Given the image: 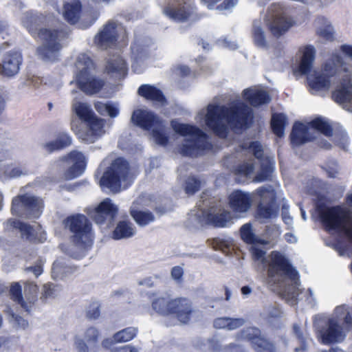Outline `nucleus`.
I'll list each match as a JSON object with an SVG mask.
<instances>
[{
  "instance_id": "1",
  "label": "nucleus",
  "mask_w": 352,
  "mask_h": 352,
  "mask_svg": "<svg viewBox=\"0 0 352 352\" xmlns=\"http://www.w3.org/2000/svg\"><path fill=\"white\" fill-rule=\"evenodd\" d=\"M22 24L41 42L36 55L46 62L58 60L62 48L61 41L65 38V32L58 27L59 21L52 14L44 16L28 12L23 16Z\"/></svg>"
},
{
  "instance_id": "2",
  "label": "nucleus",
  "mask_w": 352,
  "mask_h": 352,
  "mask_svg": "<svg viewBox=\"0 0 352 352\" xmlns=\"http://www.w3.org/2000/svg\"><path fill=\"white\" fill-rule=\"evenodd\" d=\"M300 52L302 56L299 71L302 74H307L308 86L313 94L327 91L331 85V77L338 76L342 80L352 79V67L344 64L342 58L338 54H332L325 61L322 70L320 72L311 71L315 60V47L311 45H307Z\"/></svg>"
},
{
  "instance_id": "3",
  "label": "nucleus",
  "mask_w": 352,
  "mask_h": 352,
  "mask_svg": "<svg viewBox=\"0 0 352 352\" xmlns=\"http://www.w3.org/2000/svg\"><path fill=\"white\" fill-rule=\"evenodd\" d=\"M252 118L250 107L240 100L229 104L228 107L210 104L206 109H201L197 120L206 125L219 137L226 135L228 126H243Z\"/></svg>"
},
{
  "instance_id": "4",
  "label": "nucleus",
  "mask_w": 352,
  "mask_h": 352,
  "mask_svg": "<svg viewBox=\"0 0 352 352\" xmlns=\"http://www.w3.org/2000/svg\"><path fill=\"white\" fill-rule=\"evenodd\" d=\"M267 263L269 284L296 300L299 294V276L289 260L282 253L274 251L269 255Z\"/></svg>"
},
{
  "instance_id": "5",
  "label": "nucleus",
  "mask_w": 352,
  "mask_h": 352,
  "mask_svg": "<svg viewBox=\"0 0 352 352\" xmlns=\"http://www.w3.org/2000/svg\"><path fill=\"white\" fill-rule=\"evenodd\" d=\"M321 220L326 228L336 230L345 236L333 245V249L342 256L352 254V212L345 207L327 208L320 212Z\"/></svg>"
},
{
  "instance_id": "6",
  "label": "nucleus",
  "mask_w": 352,
  "mask_h": 352,
  "mask_svg": "<svg viewBox=\"0 0 352 352\" xmlns=\"http://www.w3.org/2000/svg\"><path fill=\"white\" fill-rule=\"evenodd\" d=\"M173 130L184 137V143L179 148L182 155L197 157L203 155L205 151L210 148L207 135L199 129L188 124L171 122Z\"/></svg>"
},
{
  "instance_id": "7",
  "label": "nucleus",
  "mask_w": 352,
  "mask_h": 352,
  "mask_svg": "<svg viewBox=\"0 0 352 352\" xmlns=\"http://www.w3.org/2000/svg\"><path fill=\"white\" fill-rule=\"evenodd\" d=\"M352 329V318L347 307L344 305L336 308L333 316L329 319L326 327L319 332V338L324 344L340 342L346 331Z\"/></svg>"
},
{
  "instance_id": "8",
  "label": "nucleus",
  "mask_w": 352,
  "mask_h": 352,
  "mask_svg": "<svg viewBox=\"0 0 352 352\" xmlns=\"http://www.w3.org/2000/svg\"><path fill=\"white\" fill-rule=\"evenodd\" d=\"M132 180L129 163L122 158H118L104 173L99 184L102 188H107L116 193L126 188Z\"/></svg>"
},
{
  "instance_id": "9",
  "label": "nucleus",
  "mask_w": 352,
  "mask_h": 352,
  "mask_svg": "<svg viewBox=\"0 0 352 352\" xmlns=\"http://www.w3.org/2000/svg\"><path fill=\"white\" fill-rule=\"evenodd\" d=\"M76 82L80 90L87 95L98 93L104 82L93 74L94 65L91 58L86 54H80L76 58Z\"/></svg>"
},
{
  "instance_id": "10",
  "label": "nucleus",
  "mask_w": 352,
  "mask_h": 352,
  "mask_svg": "<svg viewBox=\"0 0 352 352\" xmlns=\"http://www.w3.org/2000/svg\"><path fill=\"white\" fill-rule=\"evenodd\" d=\"M65 224L74 234L73 240L76 243L72 245L70 250L76 248H78L80 252V253L78 254L72 252H68V254L73 257L80 258L84 255L85 250L90 247L93 242L91 223L85 216L78 214L68 217L65 221Z\"/></svg>"
},
{
  "instance_id": "11",
  "label": "nucleus",
  "mask_w": 352,
  "mask_h": 352,
  "mask_svg": "<svg viewBox=\"0 0 352 352\" xmlns=\"http://www.w3.org/2000/svg\"><path fill=\"white\" fill-rule=\"evenodd\" d=\"M128 33L125 28L116 21L104 24L94 38L95 45L100 50H107L126 44Z\"/></svg>"
},
{
  "instance_id": "12",
  "label": "nucleus",
  "mask_w": 352,
  "mask_h": 352,
  "mask_svg": "<svg viewBox=\"0 0 352 352\" xmlns=\"http://www.w3.org/2000/svg\"><path fill=\"white\" fill-rule=\"evenodd\" d=\"M265 20L272 34L277 37L297 24L289 10L279 3H274L268 7Z\"/></svg>"
},
{
  "instance_id": "13",
  "label": "nucleus",
  "mask_w": 352,
  "mask_h": 352,
  "mask_svg": "<svg viewBox=\"0 0 352 352\" xmlns=\"http://www.w3.org/2000/svg\"><path fill=\"white\" fill-rule=\"evenodd\" d=\"M319 133L326 136L332 133L330 124L324 118H318L307 124L296 122L291 133V141L298 146L316 138Z\"/></svg>"
},
{
  "instance_id": "14",
  "label": "nucleus",
  "mask_w": 352,
  "mask_h": 352,
  "mask_svg": "<svg viewBox=\"0 0 352 352\" xmlns=\"http://www.w3.org/2000/svg\"><path fill=\"white\" fill-rule=\"evenodd\" d=\"M132 121L144 130L151 131L153 140L161 146L166 145L168 136L166 129L160 118L147 110H136L133 112Z\"/></svg>"
},
{
  "instance_id": "15",
  "label": "nucleus",
  "mask_w": 352,
  "mask_h": 352,
  "mask_svg": "<svg viewBox=\"0 0 352 352\" xmlns=\"http://www.w3.org/2000/svg\"><path fill=\"white\" fill-rule=\"evenodd\" d=\"M230 219L229 212L214 206L206 210L201 204H199L197 208L191 210L188 214V220L194 227L210 223L217 227H226Z\"/></svg>"
},
{
  "instance_id": "16",
  "label": "nucleus",
  "mask_w": 352,
  "mask_h": 352,
  "mask_svg": "<svg viewBox=\"0 0 352 352\" xmlns=\"http://www.w3.org/2000/svg\"><path fill=\"white\" fill-rule=\"evenodd\" d=\"M163 14L177 22L197 19L195 7L192 0H166Z\"/></svg>"
},
{
  "instance_id": "17",
  "label": "nucleus",
  "mask_w": 352,
  "mask_h": 352,
  "mask_svg": "<svg viewBox=\"0 0 352 352\" xmlns=\"http://www.w3.org/2000/svg\"><path fill=\"white\" fill-rule=\"evenodd\" d=\"M242 148L248 153H252L260 162V168L256 171L253 181L261 182L268 179L274 169V158L264 155L263 146L259 142H252L248 144H245Z\"/></svg>"
},
{
  "instance_id": "18",
  "label": "nucleus",
  "mask_w": 352,
  "mask_h": 352,
  "mask_svg": "<svg viewBox=\"0 0 352 352\" xmlns=\"http://www.w3.org/2000/svg\"><path fill=\"white\" fill-rule=\"evenodd\" d=\"M42 208V200L28 195L16 197L12 200V213L19 216L38 218Z\"/></svg>"
},
{
  "instance_id": "19",
  "label": "nucleus",
  "mask_w": 352,
  "mask_h": 352,
  "mask_svg": "<svg viewBox=\"0 0 352 352\" xmlns=\"http://www.w3.org/2000/svg\"><path fill=\"white\" fill-rule=\"evenodd\" d=\"M256 193L261 198L257 208L256 219L261 222L265 223L276 215V207L274 202L276 194L272 188H261L256 190Z\"/></svg>"
},
{
  "instance_id": "20",
  "label": "nucleus",
  "mask_w": 352,
  "mask_h": 352,
  "mask_svg": "<svg viewBox=\"0 0 352 352\" xmlns=\"http://www.w3.org/2000/svg\"><path fill=\"white\" fill-rule=\"evenodd\" d=\"M118 212V206L113 203L111 199L106 198L97 207L91 210L89 215L97 224H102L106 221H109L111 223Z\"/></svg>"
},
{
  "instance_id": "21",
  "label": "nucleus",
  "mask_w": 352,
  "mask_h": 352,
  "mask_svg": "<svg viewBox=\"0 0 352 352\" xmlns=\"http://www.w3.org/2000/svg\"><path fill=\"white\" fill-rule=\"evenodd\" d=\"M84 130L76 132L78 138L87 143H93L104 133V120L95 116L87 122Z\"/></svg>"
},
{
  "instance_id": "22",
  "label": "nucleus",
  "mask_w": 352,
  "mask_h": 352,
  "mask_svg": "<svg viewBox=\"0 0 352 352\" xmlns=\"http://www.w3.org/2000/svg\"><path fill=\"white\" fill-rule=\"evenodd\" d=\"M61 161L72 164L65 173L66 179H72L80 176L85 170L87 163L85 156L77 151H72L67 156L63 157Z\"/></svg>"
},
{
  "instance_id": "23",
  "label": "nucleus",
  "mask_w": 352,
  "mask_h": 352,
  "mask_svg": "<svg viewBox=\"0 0 352 352\" xmlns=\"http://www.w3.org/2000/svg\"><path fill=\"white\" fill-rule=\"evenodd\" d=\"M254 197L252 193L241 190L232 191L228 196V204L232 210L237 213H245L251 208Z\"/></svg>"
},
{
  "instance_id": "24",
  "label": "nucleus",
  "mask_w": 352,
  "mask_h": 352,
  "mask_svg": "<svg viewBox=\"0 0 352 352\" xmlns=\"http://www.w3.org/2000/svg\"><path fill=\"white\" fill-rule=\"evenodd\" d=\"M351 80L352 79H343L332 94L334 101L349 112H352V85Z\"/></svg>"
},
{
  "instance_id": "25",
  "label": "nucleus",
  "mask_w": 352,
  "mask_h": 352,
  "mask_svg": "<svg viewBox=\"0 0 352 352\" xmlns=\"http://www.w3.org/2000/svg\"><path fill=\"white\" fill-rule=\"evenodd\" d=\"M193 313L192 302L186 298H177L172 300L170 314L181 323H188Z\"/></svg>"
},
{
  "instance_id": "26",
  "label": "nucleus",
  "mask_w": 352,
  "mask_h": 352,
  "mask_svg": "<svg viewBox=\"0 0 352 352\" xmlns=\"http://www.w3.org/2000/svg\"><path fill=\"white\" fill-rule=\"evenodd\" d=\"M21 61V54L18 52H10L6 54L0 64V74L7 77L15 76L20 69Z\"/></svg>"
},
{
  "instance_id": "27",
  "label": "nucleus",
  "mask_w": 352,
  "mask_h": 352,
  "mask_svg": "<svg viewBox=\"0 0 352 352\" xmlns=\"http://www.w3.org/2000/svg\"><path fill=\"white\" fill-rule=\"evenodd\" d=\"M266 234L268 236L267 239H261L254 244H252L250 250L253 258L263 263L265 261V251L263 245L270 244L280 235V231L276 227L267 228Z\"/></svg>"
},
{
  "instance_id": "28",
  "label": "nucleus",
  "mask_w": 352,
  "mask_h": 352,
  "mask_svg": "<svg viewBox=\"0 0 352 352\" xmlns=\"http://www.w3.org/2000/svg\"><path fill=\"white\" fill-rule=\"evenodd\" d=\"M64 19L71 24H75L83 18L87 19L86 15L82 14V5L79 0L65 1L63 8Z\"/></svg>"
},
{
  "instance_id": "29",
  "label": "nucleus",
  "mask_w": 352,
  "mask_h": 352,
  "mask_svg": "<svg viewBox=\"0 0 352 352\" xmlns=\"http://www.w3.org/2000/svg\"><path fill=\"white\" fill-rule=\"evenodd\" d=\"M72 94L76 95L72 104L73 112L85 123L94 118L96 116L91 105L79 100L78 96H82V95L74 89L72 91Z\"/></svg>"
},
{
  "instance_id": "30",
  "label": "nucleus",
  "mask_w": 352,
  "mask_h": 352,
  "mask_svg": "<svg viewBox=\"0 0 352 352\" xmlns=\"http://www.w3.org/2000/svg\"><path fill=\"white\" fill-rule=\"evenodd\" d=\"M105 72L113 78H121L126 74V64L121 56L113 55L107 60Z\"/></svg>"
},
{
  "instance_id": "31",
  "label": "nucleus",
  "mask_w": 352,
  "mask_h": 352,
  "mask_svg": "<svg viewBox=\"0 0 352 352\" xmlns=\"http://www.w3.org/2000/svg\"><path fill=\"white\" fill-rule=\"evenodd\" d=\"M243 93L244 98L254 107L267 104L271 100L267 92L258 87L246 89Z\"/></svg>"
},
{
  "instance_id": "32",
  "label": "nucleus",
  "mask_w": 352,
  "mask_h": 352,
  "mask_svg": "<svg viewBox=\"0 0 352 352\" xmlns=\"http://www.w3.org/2000/svg\"><path fill=\"white\" fill-rule=\"evenodd\" d=\"M144 197H140L138 200L133 203L131 208V215L135 220V221L140 226H145L153 222L155 219L154 215L149 211L147 210H140L137 208L138 204L143 203Z\"/></svg>"
},
{
  "instance_id": "33",
  "label": "nucleus",
  "mask_w": 352,
  "mask_h": 352,
  "mask_svg": "<svg viewBox=\"0 0 352 352\" xmlns=\"http://www.w3.org/2000/svg\"><path fill=\"white\" fill-rule=\"evenodd\" d=\"M72 144L71 137L66 133H61L52 141L43 144V149L47 153H52L63 149Z\"/></svg>"
},
{
  "instance_id": "34",
  "label": "nucleus",
  "mask_w": 352,
  "mask_h": 352,
  "mask_svg": "<svg viewBox=\"0 0 352 352\" xmlns=\"http://www.w3.org/2000/svg\"><path fill=\"white\" fill-rule=\"evenodd\" d=\"M131 49L133 60L132 69L136 73H141L142 72V65L143 64V60L148 55L147 51L136 42L131 45Z\"/></svg>"
},
{
  "instance_id": "35",
  "label": "nucleus",
  "mask_w": 352,
  "mask_h": 352,
  "mask_svg": "<svg viewBox=\"0 0 352 352\" xmlns=\"http://www.w3.org/2000/svg\"><path fill=\"white\" fill-rule=\"evenodd\" d=\"M135 232V228L129 221H120L113 232V238L118 240L126 239L133 236Z\"/></svg>"
},
{
  "instance_id": "36",
  "label": "nucleus",
  "mask_w": 352,
  "mask_h": 352,
  "mask_svg": "<svg viewBox=\"0 0 352 352\" xmlns=\"http://www.w3.org/2000/svg\"><path fill=\"white\" fill-rule=\"evenodd\" d=\"M317 34L327 41L334 38V29L331 23L324 17H318L315 21Z\"/></svg>"
},
{
  "instance_id": "37",
  "label": "nucleus",
  "mask_w": 352,
  "mask_h": 352,
  "mask_svg": "<svg viewBox=\"0 0 352 352\" xmlns=\"http://www.w3.org/2000/svg\"><path fill=\"white\" fill-rule=\"evenodd\" d=\"M37 293V285L32 282H26L24 287L25 298L24 301L21 302V307L29 311L36 300Z\"/></svg>"
},
{
  "instance_id": "38",
  "label": "nucleus",
  "mask_w": 352,
  "mask_h": 352,
  "mask_svg": "<svg viewBox=\"0 0 352 352\" xmlns=\"http://www.w3.org/2000/svg\"><path fill=\"white\" fill-rule=\"evenodd\" d=\"M138 94L148 100L163 103L165 98L161 91L155 87L144 85L140 87Z\"/></svg>"
},
{
  "instance_id": "39",
  "label": "nucleus",
  "mask_w": 352,
  "mask_h": 352,
  "mask_svg": "<svg viewBox=\"0 0 352 352\" xmlns=\"http://www.w3.org/2000/svg\"><path fill=\"white\" fill-rule=\"evenodd\" d=\"M168 296H158L152 300V307L157 313L162 315L170 314L172 300Z\"/></svg>"
},
{
  "instance_id": "40",
  "label": "nucleus",
  "mask_w": 352,
  "mask_h": 352,
  "mask_svg": "<svg viewBox=\"0 0 352 352\" xmlns=\"http://www.w3.org/2000/svg\"><path fill=\"white\" fill-rule=\"evenodd\" d=\"M262 23L260 19L254 20L252 26V36L254 43L260 47L266 46L267 41L265 32L262 28Z\"/></svg>"
},
{
  "instance_id": "41",
  "label": "nucleus",
  "mask_w": 352,
  "mask_h": 352,
  "mask_svg": "<svg viewBox=\"0 0 352 352\" xmlns=\"http://www.w3.org/2000/svg\"><path fill=\"white\" fill-rule=\"evenodd\" d=\"M287 124L286 116L282 113L274 114L272 118V127L274 133L279 138L284 135V127Z\"/></svg>"
},
{
  "instance_id": "42",
  "label": "nucleus",
  "mask_w": 352,
  "mask_h": 352,
  "mask_svg": "<svg viewBox=\"0 0 352 352\" xmlns=\"http://www.w3.org/2000/svg\"><path fill=\"white\" fill-rule=\"evenodd\" d=\"M138 333V329L133 327L125 328L113 335L115 342H126L133 339Z\"/></svg>"
},
{
  "instance_id": "43",
  "label": "nucleus",
  "mask_w": 352,
  "mask_h": 352,
  "mask_svg": "<svg viewBox=\"0 0 352 352\" xmlns=\"http://www.w3.org/2000/svg\"><path fill=\"white\" fill-rule=\"evenodd\" d=\"M96 111L102 116H109L111 118L116 117L119 113V109L116 104L98 102L95 104Z\"/></svg>"
},
{
  "instance_id": "44",
  "label": "nucleus",
  "mask_w": 352,
  "mask_h": 352,
  "mask_svg": "<svg viewBox=\"0 0 352 352\" xmlns=\"http://www.w3.org/2000/svg\"><path fill=\"white\" fill-rule=\"evenodd\" d=\"M52 270L54 278L60 279L67 276L72 271V268L69 266H66L60 261H56L54 263Z\"/></svg>"
},
{
  "instance_id": "45",
  "label": "nucleus",
  "mask_w": 352,
  "mask_h": 352,
  "mask_svg": "<svg viewBox=\"0 0 352 352\" xmlns=\"http://www.w3.org/2000/svg\"><path fill=\"white\" fill-rule=\"evenodd\" d=\"M241 236L242 239L248 244H254L256 241L261 239V237L256 236L252 229L250 223H245L241 228Z\"/></svg>"
},
{
  "instance_id": "46",
  "label": "nucleus",
  "mask_w": 352,
  "mask_h": 352,
  "mask_svg": "<svg viewBox=\"0 0 352 352\" xmlns=\"http://www.w3.org/2000/svg\"><path fill=\"white\" fill-rule=\"evenodd\" d=\"M8 224L14 228L19 229L23 236L30 239L34 236V229L30 226L23 223L19 220L10 219Z\"/></svg>"
},
{
  "instance_id": "47",
  "label": "nucleus",
  "mask_w": 352,
  "mask_h": 352,
  "mask_svg": "<svg viewBox=\"0 0 352 352\" xmlns=\"http://www.w3.org/2000/svg\"><path fill=\"white\" fill-rule=\"evenodd\" d=\"M255 161L250 160L239 165L236 169V173L241 176H244L247 178L252 177L255 174Z\"/></svg>"
},
{
  "instance_id": "48",
  "label": "nucleus",
  "mask_w": 352,
  "mask_h": 352,
  "mask_svg": "<svg viewBox=\"0 0 352 352\" xmlns=\"http://www.w3.org/2000/svg\"><path fill=\"white\" fill-rule=\"evenodd\" d=\"M7 313L9 317V321L14 327L20 329H25L28 327V322L21 316L15 314L12 310L8 309Z\"/></svg>"
},
{
  "instance_id": "49",
  "label": "nucleus",
  "mask_w": 352,
  "mask_h": 352,
  "mask_svg": "<svg viewBox=\"0 0 352 352\" xmlns=\"http://www.w3.org/2000/svg\"><path fill=\"white\" fill-rule=\"evenodd\" d=\"M253 347L257 352H274L273 344L262 337L256 339Z\"/></svg>"
},
{
  "instance_id": "50",
  "label": "nucleus",
  "mask_w": 352,
  "mask_h": 352,
  "mask_svg": "<svg viewBox=\"0 0 352 352\" xmlns=\"http://www.w3.org/2000/svg\"><path fill=\"white\" fill-rule=\"evenodd\" d=\"M27 173L28 170L24 167L14 165H8L4 170V174L9 178L20 177Z\"/></svg>"
},
{
  "instance_id": "51",
  "label": "nucleus",
  "mask_w": 352,
  "mask_h": 352,
  "mask_svg": "<svg viewBox=\"0 0 352 352\" xmlns=\"http://www.w3.org/2000/svg\"><path fill=\"white\" fill-rule=\"evenodd\" d=\"M201 186V182L195 177H190L186 181L185 192L188 195H192L198 191Z\"/></svg>"
},
{
  "instance_id": "52",
  "label": "nucleus",
  "mask_w": 352,
  "mask_h": 352,
  "mask_svg": "<svg viewBox=\"0 0 352 352\" xmlns=\"http://www.w3.org/2000/svg\"><path fill=\"white\" fill-rule=\"evenodd\" d=\"M212 245L215 250H221L228 254L232 248V241L231 240L215 239L212 243Z\"/></svg>"
},
{
  "instance_id": "53",
  "label": "nucleus",
  "mask_w": 352,
  "mask_h": 352,
  "mask_svg": "<svg viewBox=\"0 0 352 352\" xmlns=\"http://www.w3.org/2000/svg\"><path fill=\"white\" fill-rule=\"evenodd\" d=\"M10 295L13 300L21 306V302L24 301V298L21 295V286L19 283H13L10 286Z\"/></svg>"
},
{
  "instance_id": "54",
  "label": "nucleus",
  "mask_w": 352,
  "mask_h": 352,
  "mask_svg": "<svg viewBox=\"0 0 352 352\" xmlns=\"http://www.w3.org/2000/svg\"><path fill=\"white\" fill-rule=\"evenodd\" d=\"M260 331L256 328H247L244 329L240 334V336L243 339H247L251 341L252 345L256 338H261Z\"/></svg>"
},
{
  "instance_id": "55",
  "label": "nucleus",
  "mask_w": 352,
  "mask_h": 352,
  "mask_svg": "<svg viewBox=\"0 0 352 352\" xmlns=\"http://www.w3.org/2000/svg\"><path fill=\"white\" fill-rule=\"evenodd\" d=\"M58 289L52 284H46L43 285L42 298L45 299L52 298L57 296Z\"/></svg>"
},
{
  "instance_id": "56",
  "label": "nucleus",
  "mask_w": 352,
  "mask_h": 352,
  "mask_svg": "<svg viewBox=\"0 0 352 352\" xmlns=\"http://www.w3.org/2000/svg\"><path fill=\"white\" fill-rule=\"evenodd\" d=\"M100 316V305L98 302L91 303L87 309V316L91 319H96Z\"/></svg>"
},
{
  "instance_id": "57",
  "label": "nucleus",
  "mask_w": 352,
  "mask_h": 352,
  "mask_svg": "<svg viewBox=\"0 0 352 352\" xmlns=\"http://www.w3.org/2000/svg\"><path fill=\"white\" fill-rule=\"evenodd\" d=\"M294 331L298 339L299 340L300 342L301 343L300 347H296L295 349L296 352H299L300 351H306L307 350V346L305 344V338L303 336L302 332L300 330V327L297 324L294 325Z\"/></svg>"
},
{
  "instance_id": "58",
  "label": "nucleus",
  "mask_w": 352,
  "mask_h": 352,
  "mask_svg": "<svg viewBox=\"0 0 352 352\" xmlns=\"http://www.w3.org/2000/svg\"><path fill=\"white\" fill-rule=\"evenodd\" d=\"M245 324V320L243 318H228L227 330H235Z\"/></svg>"
},
{
  "instance_id": "59",
  "label": "nucleus",
  "mask_w": 352,
  "mask_h": 352,
  "mask_svg": "<svg viewBox=\"0 0 352 352\" xmlns=\"http://www.w3.org/2000/svg\"><path fill=\"white\" fill-rule=\"evenodd\" d=\"M25 271L26 272L32 273L36 278L38 277L43 273V262H42V261H38L33 266L26 267Z\"/></svg>"
},
{
  "instance_id": "60",
  "label": "nucleus",
  "mask_w": 352,
  "mask_h": 352,
  "mask_svg": "<svg viewBox=\"0 0 352 352\" xmlns=\"http://www.w3.org/2000/svg\"><path fill=\"white\" fill-rule=\"evenodd\" d=\"M99 336L98 331L94 327L88 328L85 334L87 342H96Z\"/></svg>"
},
{
  "instance_id": "61",
  "label": "nucleus",
  "mask_w": 352,
  "mask_h": 352,
  "mask_svg": "<svg viewBox=\"0 0 352 352\" xmlns=\"http://www.w3.org/2000/svg\"><path fill=\"white\" fill-rule=\"evenodd\" d=\"M324 169L330 177H335L338 173L337 163L335 161H331L327 164Z\"/></svg>"
},
{
  "instance_id": "62",
  "label": "nucleus",
  "mask_w": 352,
  "mask_h": 352,
  "mask_svg": "<svg viewBox=\"0 0 352 352\" xmlns=\"http://www.w3.org/2000/svg\"><path fill=\"white\" fill-rule=\"evenodd\" d=\"M228 322V317L218 318L214 320L213 324L216 329H227Z\"/></svg>"
},
{
  "instance_id": "63",
  "label": "nucleus",
  "mask_w": 352,
  "mask_h": 352,
  "mask_svg": "<svg viewBox=\"0 0 352 352\" xmlns=\"http://www.w3.org/2000/svg\"><path fill=\"white\" fill-rule=\"evenodd\" d=\"M184 274L183 269L179 266L173 267L171 270V276L175 280H179Z\"/></svg>"
},
{
  "instance_id": "64",
  "label": "nucleus",
  "mask_w": 352,
  "mask_h": 352,
  "mask_svg": "<svg viewBox=\"0 0 352 352\" xmlns=\"http://www.w3.org/2000/svg\"><path fill=\"white\" fill-rule=\"evenodd\" d=\"M75 345L78 352H88V347L82 340H76Z\"/></svg>"
}]
</instances>
